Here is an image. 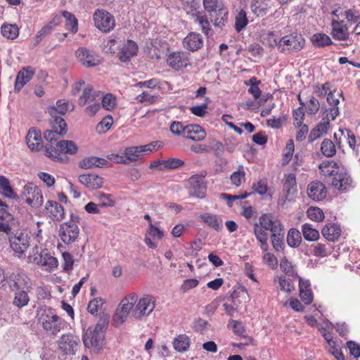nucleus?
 I'll return each instance as SVG.
<instances>
[{
	"label": "nucleus",
	"mask_w": 360,
	"mask_h": 360,
	"mask_svg": "<svg viewBox=\"0 0 360 360\" xmlns=\"http://www.w3.org/2000/svg\"><path fill=\"white\" fill-rule=\"evenodd\" d=\"M284 236H285L271 238V244L273 245L274 248L277 252H281L282 253L285 246L284 242Z\"/></svg>",
	"instance_id": "obj_60"
},
{
	"label": "nucleus",
	"mask_w": 360,
	"mask_h": 360,
	"mask_svg": "<svg viewBox=\"0 0 360 360\" xmlns=\"http://www.w3.org/2000/svg\"><path fill=\"white\" fill-rule=\"evenodd\" d=\"M184 165V162L179 158H168L164 160L163 166L165 169H174L179 168Z\"/></svg>",
	"instance_id": "obj_55"
},
{
	"label": "nucleus",
	"mask_w": 360,
	"mask_h": 360,
	"mask_svg": "<svg viewBox=\"0 0 360 360\" xmlns=\"http://www.w3.org/2000/svg\"><path fill=\"white\" fill-rule=\"evenodd\" d=\"M245 173L243 170V169L242 168L241 169H238V171L236 172H234L231 175V183L235 185L236 186L238 187L241 185L242 182H243L245 181Z\"/></svg>",
	"instance_id": "obj_53"
},
{
	"label": "nucleus",
	"mask_w": 360,
	"mask_h": 360,
	"mask_svg": "<svg viewBox=\"0 0 360 360\" xmlns=\"http://www.w3.org/2000/svg\"><path fill=\"white\" fill-rule=\"evenodd\" d=\"M205 14L209 16L210 22L215 27H221L227 20L228 10L219 0H203Z\"/></svg>",
	"instance_id": "obj_4"
},
{
	"label": "nucleus",
	"mask_w": 360,
	"mask_h": 360,
	"mask_svg": "<svg viewBox=\"0 0 360 360\" xmlns=\"http://www.w3.org/2000/svg\"><path fill=\"white\" fill-rule=\"evenodd\" d=\"M183 44L186 49L195 51L202 47L203 40L200 34L191 32L184 38Z\"/></svg>",
	"instance_id": "obj_26"
},
{
	"label": "nucleus",
	"mask_w": 360,
	"mask_h": 360,
	"mask_svg": "<svg viewBox=\"0 0 360 360\" xmlns=\"http://www.w3.org/2000/svg\"><path fill=\"white\" fill-rule=\"evenodd\" d=\"M183 137L195 141H200L206 137L202 127L198 124H188L184 129Z\"/></svg>",
	"instance_id": "obj_23"
},
{
	"label": "nucleus",
	"mask_w": 360,
	"mask_h": 360,
	"mask_svg": "<svg viewBox=\"0 0 360 360\" xmlns=\"http://www.w3.org/2000/svg\"><path fill=\"white\" fill-rule=\"evenodd\" d=\"M189 53L187 52H173L170 53L167 59V65L175 70L186 68L191 65L189 62Z\"/></svg>",
	"instance_id": "obj_15"
},
{
	"label": "nucleus",
	"mask_w": 360,
	"mask_h": 360,
	"mask_svg": "<svg viewBox=\"0 0 360 360\" xmlns=\"http://www.w3.org/2000/svg\"><path fill=\"white\" fill-rule=\"evenodd\" d=\"M26 142L27 146L32 151H39L45 146L43 145L41 141V136L40 131L34 129H30L26 136Z\"/></svg>",
	"instance_id": "obj_21"
},
{
	"label": "nucleus",
	"mask_w": 360,
	"mask_h": 360,
	"mask_svg": "<svg viewBox=\"0 0 360 360\" xmlns=\"http://www.w3.org/2000/svg\"><path fill=\"white\" fill-rule=\"evenodd\" d=\"M155 307V299L150 295L139 298L135 293L125 297L120 302L112 321L116 327L121 326L131 313L136 320H142L149 316Z\"/></svg>",
	"instance_id": "obj_1"
},
{
	"label": "nucleus",
	"mask_w": 360,
	"mask_h": 360,
	"mask_svg": "<svg viewBox=\"0 0 360 360\" xmlns=\"http://www.w3.org/2000/svg\"><path fill=\"white\" fill-rule=\"evenodd\" d=\"M285 236L283 226L279 220L271 219V238Z\"/></svg>",
	"instance_id": "obj_52"
},
{
	"label": "nucleus",
	"mask_w": 360,
	"mask_h": 360,
	"mask_svg": "<svg viewBox=\"0 0 360 360\" xmlns=\"http://www.w3.org/2000/svg\"><path fill=\"white\" fill-rule=\"evenodd\" d=\"M338 163L333 160L323 161L320 165L319 169L321 172L326 176L334 175L335 169H338Z\"/></svg>",
	"instance_id": "obj_43"
},
{
	"label": "nucleus",
	"mask_w": 360,
	"mask_h": 360,
	"mask_svg": "<svg viewBox=\"0 0 360 360\" xmlns=\"http://www.w3.org/2000/svg\"><path fill=\"white\" fill-rule=\"evenodd\" d=\"M248 24L246 13L240 10L236 17L235 28L238 32H240Z\"/></svg>",
	"instance_id": "obj_49"
},
{
	"label": "nucleus",
	"mask_w": 360,
	"mask_h": 360,
	"mask_svg": "<svg viewBox=\"0 0 360 360\" xmlns=\"http://www.w3.org/2000/svg\"><path fill=\"white\" fill-rule=\"evenodd\" d=\"M302 233L307 240L315 241L319 238V232L309 224L302 225Z\"/></svg>",
	"instance_id": "obj_42"
},
{
	"label": "nucleus",
	"mask_w": 360,
	"mask_h": 360,
	"mask_svg": "<svg viewBox=\"0 0 360 360\" xmlns=\"http://www.w3.org/2000/svg\"><path fill=\"white\" fill-rule=\"evenodd\" d=\"M78 179L82 184L91 189L99 188L103 184V179L96 174H82Z\"/></svg>",
	"instance_id": "obj_28"
},
{
	"label": "nucleus",
	"mask_w": 360,
	"mask_h": 360,
	"mask_svg": "<svg viewBox=\"0 0 360 360\" xmlns=\"http://www.w3.org/2000/svg\"><path fill=\"white\" fill-rule=\"evenodd\" d=\"M76 54L80 62L85 66L94 67L101 63V60L98 57L95 56L89 50L84 48H79Z\"/></svg>",
	"instance_id": "obj_22"
},
{
	"label": "nucleus",
	"mask_w": 360,
	"mask_h": 360,
	"mask_svg": "<svg viewBox=\"0 0 360 360\" xmlns=\"http://www.w3.org/2000/svg\"><path fill=\"white\" fill-rule=\"evenodd\" d=\"M190 338L185 334L178 335L173 340L174 349L179 352H186L190 347Z\"/></svg>",
	"instance_id": "obj_37"
},
{
	"label": "nucleus",
	"mask_w": 360,
	"mask_h": 360,
	"mask_svg": "<svg viewBox=\"0 0 360 360\" xmlns=\"http://www.w3.org/2000/svg\"><path fill=\"white\" fill-rule=\"evenodd\" d=\"M79 342V338L72 334H65L60 337L58 345L60 349L65 354H75Z\"/></svg>",
	"instance_id": "obj_16"
},
{
	"label": "nucleus",
	"mask_w": 360,
	"mask_h": 360,
	"mask_svg": "<svg viewBox=\"0 0 360 360\" xmlns=\"http://www.w3.org/2000/svg\"><path fill=\"white\" fill-rule=\"evenodd\" d=\"M308 195L314 200H321L326 197L325 186L320 181H313L307 188Z\"/></svg>",
	"instance_id": "obj_27"
},
{
	"label": "nucleus",
	"mask_w": 360,
	"mask_h": 360,
	"mask_svg": "<svg viewBox=\"0 0 360 360\" xmlns=\"http://www.w3.org/2000/svg\"><path fill=\"white\" fill-rule=\"evenodd\" d=\"M274 41L281 51H288L289 52L301 50L305 44V40L302 36L297 34L285 36L279 40L274 39Z\"/></svg>",
	"instance_id": "obj_8"
},
{
	"label": "nucleus",
	"mask_w": 360,
	"mask_h": 360,
	"mask_svg": "<svg viewBox=\"0 0 360 360\" xmlns=\"http://www.w3.org/2000/svg\"><path fill=\"white\" fill-rule=\"evenodd\" d=\"M313 44L316 46L322 47L332 44L330 38L326 34H315L311 38Z\"/></svg>",
	"instance_id": "obj_45"
},
{
	"label": "nucleus",
	"mask_w": 360,
	"mask_h": 360,
	"mask_svg": "<svg viewBox=\"0 0 360 360\" xmlns=\"http://www.w3.org/2000/svg\"><path fill=\"white\" fill-rule=\"evenodd\" d=\"M8 240L11 249L18 257L23 255L30 246V238L27 233L22 232L11 233Z\"/></svg>",
	"instance_id": "obj_11"
},
{
	"label": "nucleus",
	"mask_w": 360,
	"mask_h": 360,
	"mask_svg": "<svg viewBox=\"0 0 360 360\" xmlns=\"http://www.w3.org/2000/svg\"><path fill=\"white\" fill-rule=\"evenodd\" d=\"M45 146L46 155L53 160L62 161V154L75 155L77 152L78 148L72 141H53Z\"/></svg>",
	"instance_id": "obj_5"
},
{
	"label": "nucleus",
	"mask_w": 360,
	"mask_h": 360,
	"mask_svg": "<svg viewBox=\"0 0 360 360\" xmlns=\"http://www.w3.org/2000/svg\"><path fill=\"white\" fill-rule=\"evenodd\" d=\"M46 214L52 220L60 221L65 217L64 208L58 202L48 200L45 205Z\"/></svg>",
	"instance_id": "obj_18"
},
{
	"label": "nucleus",
	"mask_w": 360,
	"mask_h": 360,
	"mask_svg": "<svg viewBox=\"0 0 360 360\" xmlns=\"http://www.w3.org/2000/svg\"><path fill=\"white\" fill-rule=\"evenodd\" d=\"M73 110L74 105H70L69 102L65 100H59L56 102V107H51L49 108V112L52 117L53 120L51 121L52 124V130H46L44 132V138L48 141L52 143L53 141H56L60 136H63L67 134L68 125L63 118L58 116L57 113L64 115L67 111Z\"/></svg>",
	"instance_id": "obj_2"
},
{
	"label": "nucleus",
	"mask_w": 360,
	"mask_h": 360,
	"mask_svg": "<svg viewBox=\"0 0 360 360\" xmlns=\"http://www.w3.org/2000/svg\"><path fill=\"white\" fill-rule=\"evenodd\" d=\"M34 69L30 66L22 68L18 73L15 91H19L34 75Z\"/></svg>",
	"instance_id": "obj_20"
},
{
	"label": "nucleus",
	"mask_w": 360,
	"mask_h": 360,
	"mask_svg": "<svg viewBox=\"0 0 360 360\" xmlns=\"http://www.w3.org/2000/svg\"><path fill=\"white\" fill-rule=\"evenodd\" d=\"M252 12L258 17H263L268 12V7L262 3L256 2L251 6Z\"/></svg>",
	"instance_id": "obj_59"
},
{
	"label": "nucleus",
	"mask_w": 360,
	"mask_h": 360,
	"mask_svg": "<svg viewBox=\"0 0 360 360\" xmlns=\"http://www.w3.org/2000/svg\"><path fill=\"white\" fill-rule=\"evenodd\" d=\"M108 164V161L104 158L91 156L83 159L79 162V166L84 169H91L93 167H103Z\"/></svg>",
	"instance_id": "obj_31"
},
{
	"label": "nucleus",
	"mask_w": 360,
	"mask_h": 360,
	"mask_svg": "<svg viewBox=\"0 0 360 360\" xmlns=\"http://www.w3.org/2000/svg\"><path fill=\"white\" fill-rule=\"evenodd\" d=\"M332 26V34L334 39L345 40L348 38L347 27L343 25V21L333 20Z\"/></svg>",
	"instance_id": "obj_32"
},
{
	"label": "nucleus",
	"mask_w": 360,
	"mask_h": 360,
	"mask_svg": "<svg viewBox=\"0 0 360 360\" xmlns=\"http://www.w3.org/2000/svg\"><path fill=\"white\" fill-rule=\"evenodd\" d=\"M283 191L285 193V198L288 200H291L294 198L295 195L297 193V181L295 174L289 173L285 175L283 181Z\"/></svg>",
	"instance_id": "obj_24"
},
{
	"label": "nucleus",
	"mask_w": 360,
	"mask_h": 360,
	"mask_svg": "<svg viewBox=\"0 0 360 360\" xmlns=\"http://www.w3.org/2000/svg\"><path fill=\"white\" fill-rule=\"evenodd\" d=\"M63 259V270L66 272H70L73 269L74 259L72 255L69 252H65L62 254Z\"/></svg>",
	"instance_id": "obj_57"
},
{
	"label": "nucleus",
	"mask_w": 360,
	"mask_h": 360,
	"mask_svg": "<svg viewBox=\"0 0 360 360\" xmlns=\"http://www.w3.org/2000/svg\"><path fill=\"white\" fill-rule=\"evenodd\" d=\"M29 291L30 290H26L14 292V297L13 300V305L19 309L27 306L30 301V297L28 296Z\"/></svg>",
	"instance_id": "obj_38"
},
{
	"label": "nucleus",
	"mask_w": 360,
	"mask_h": 360,
	"mask_svg": "<svg viewBox=\"0 0 360 360\" xmlns=\"http://www.w3.org/2000/svg\"><path fill=\"white\" fill-rule=\"evenodd\" d=\"M270 230V216L263 214L259 217V223H256L254 227L255 234L257 239L261 243V248L263 251H267V233L265 231Z\"/></svg>",
	"instance_id": "obj_10"
},
{
	"label": "nucleus",
	"mask_w": 360,
	"mask_h": 360,
	"mask_svg": "<svg viewBox=\"0 0 360 360\" xmlns=\"http://www.w3.org/2000/svg\"><path fill=\"white\" fill-rule=\"evenodd\" d=\"M320 104L314 97H311L307 107V111L309 115H315L319 110Z\"/></svg>",
	"instance_id": "obj_64"
},
{
	"label": "nucleus",
	"mask_w": 360,
	"mask_h": 360,
	"mask_svg": "<svg viewBox=\"0 0 360 360\" xmlns=\"http://www.w3.org/2000/svg\"><path fill=\"white\" fill-rule=\"evenodd\" d=\"M207 172L203 171L200 174L193 175L188 181V184L191 190V193L197 198H202L206 191L205 177Z\"/></svg>",
	"instance_id": "obj_12"
},
{
	"label": "nucleus",
	"mask_w": 360,
	"mask_h": 360,
	"mask_svg": "<svg viewBox=\"0 0 360 360\" xmlns=\"http://www.w3.org/2000/svg\"><path fill=\"white\" fill-rule=\"evenodd\" d=\"M96 196L102 207H113L115 204V198L111 194L98 193Z\"/></svg>",
	"instance_id": "obj_51"
},
{
	"label": "nucleus",
	"mask_w": 360,
	"mask_h": 360,
	"mask_svg": "<svg viewBox=\"0 0 360 360\" xmlns=\"http://www.w3.org/2000/svg\"><path fill=\"white\" fill-rule=\"evenodd\" d=\"M63 16L65 18L68 29L74 33L76 32L77 31V20L75 15L68 11H63Z\"/></svg>",
	"instance_id": "obj_50"
},
{
	"label": "nucleus",
	"mask_w": 360,
	"mask_h": 360,
	"mask_svg": "<svg viewBox=\"0 0 360 360\" xmlns=\"http://www.w3.org/2000/svg\"><path fill=\"white\" fill-rule=\"evenodd\" d=\"M137 51L136 44L131 40H128L117 53L119 60L124 63L128 62L133 56L136 55Z\"/></svg>",
	"instance_id": "obj_25"
},
{
	"label": "nucleus",
	"mask_w": 360,
	"mask_h": 360,
	"mask_svg": "<svg viewBox=\"0 0 360 360\" xmlns=\"http://www.w3.org/2000/svg\"><path fill=\"white\" fill-rule=\"evenodd\" d=\"M321 153L326 157L330 158L335 155L336 149L334 143L330 139H325L321 147Z\"/></svg>",
	"instance_id": "obj_44"
},
{
	"label": "nucleus",
	"mask_w": 360,
	"mask_h": 360,
	"mask_svg": "<svg viewBox=\"0 0 360 360\" xmlns=\"http://www.w3.org/2000/svg\"><path fill=\"white\" fill-rule=\"evenodd\" d=\"M37 318L44 330L52 335H56L62 329L63 320L51 307H39L37 310Z\"/></svg>",
	"instance_id": "obj_3"
},
{
	"label": "nucleus",
	"mask_w": 360,
	"mask_h": 360,
	"mask_svg": "<svg viewBox=\"0 0 360 360\" xmlns=\"http://www.w3.org/2000/svg\"><path fill=\"white\" fill-rule=\"evenodd\" d=\"M333 176L331 184L338 190L347 189L352 182V179L346 174L336 172Z\"/></svg>",
	"instance_id": "obj_35"
},
{
	"label": "nucleus",
	"mask_w": 360,
	"mask_h": 360,
	"mask_svg": "<svg viewBox=\"0 0 360 360\" xmlns=\"http://www.w3.org/2000/svg\"><path fill=\"white\" fill-rule=\"evenodd\" d=\"M200 219L210 227L219 231L223 228V221L215 214L205 213L200 217Z\"/></svg>",
	"instance_id": "obj_34"
},
{
	"label": "nucleus",
	"mask_w": 360,
	"mask_h": 360,
	"mask_svg": "<svg viewBox=\"0 0 360 360\" xmlns=\"http://www.w3.org/2000/svg\"><path fill=\"white\" fill-rule=\"evenodd\" d=\"M30 197L31 198L25 199V202L29 205L34 207H39L42 205L43 195L41 190L38 187L34 186V189H33Z\"/></svg>",
	"instance_id": "obj_39"
},
{
	"label": "nucleus",
	"mask_w": 360,
	"mask_h": 360,
	"mask_svg": "<svg viewBox=\"0 0 360 360\" xmlns=\"http://www.w3.org/2000/svg\"><path fill=\"white\" fill-rule=\"evenodd\" d=\"M79 229L77 224L72 222H65L60 226L59 236L65 243H71L76 240Z\"/></svg>",
	"instance_id": "obj_14"
},
{
	"label": "nucleus",
	"mask_w": 360,
	"mask_h": 360,
	"mask_svg": "<svg viewBox=\"0 0 360 360\" xmlns=\"http://www.w3.org/2000/svg\"><path fill=\"white\" fill-rule=\"evenodd\" d=\"M249 82L251 86L248 89V92L255 97V99H257L261 95V91L258 87V82H257V79L255 77H252Z\"/></svg>",
	"instance_id": "obj_61"
},
{
	"label": "nucleus",
	"mask_w": 360,
	"mask_h": 360,
	"mask_svg": "<svg viewBox=\"0 0 360 360\" xmlns=\"http://www.w3.org/2000/svg\"><path fill=\"white\" fill-rule=\"evenodd\" d=\"M116 105V99L111 94H107L102 99V105L107 110H112Z\"/></svg>",
	"instance_id": "obj_56"
},
{
	"label": "nucleus",
	"mask_w": 360,
	"mask_h": 360,
	"mask_svg": "<svg viewBox=\"0 0 360 360\" xmlns=\"http://www.w3.org/2000/svg\"><path fill=\"white\" fill-rule=\"evenodd\" d=\"M106 326L107 323L105 321H101L95 326L94 329L89 328L83 336L85 347L99 351L102 348Z\"/></svg>",
	"instance_id": "obj_6"
},
{
	"label": "nucleus",
	"mask_w": 360,
	"mask_h": 360,
	"mask_svg": "<svg viewBox=\"0 0 360 360\" xmlns=\"http://www.w3.org/2000/svg\"><path fill=\"white\" fill-rule=\"evenodd\" d=\"M124 155L127 160L132 162L137 160L138 158L142 155L139 146L126 148L124 150Z\"/></svg>",
	"instance_id": "obj_54"
},
{
	"label": "nucleus",
	"mask_w": 360,
	"mask_h": 360,
	"mask_svg": "<svg viewBox=\"0 0 360 360\" xmlns=\"http://www.w3.org/2000/svg\"><path fill=\"white\" fill-rule=\"evenodd\" d=\"M294 143L292 140H289L286 144V146L284 149V153L282 158V165H285L289 163L290 160L292 159L293 153H294Z\"/></svg>",
	"instance_id": "obj_48"
},
{
	"label": "nucleus",
	"mask_w": 360,
	"mask_h": 360,
	"mask_svg": "<svg viewBox=\"0 0 360 360\" xmlns=\"http://www.w3.org/2000/svg\"><path fill=\"white\" fill-rule=\"evenodd\" d=\"M252 188L253 190L252 193H258L260 195L266 194L268 191V179H262L259 180L252 184Z\"/></svg>",
	"instance_id": "obj_46"
},
{
	"label": "nucleus",
	"mask_w": 360,
	"mask_h": 360,
	"mask_svg": "<svg viewBox=\"0 0 360 360\" xmlns=\"http://www.w3.org/2000/svg\"><path fill=\"white\" fill-rule=\"evenodd\" d=\"M307 214L310 219L317 222L322 221L324 219L323 211L316 207H310L307 212Z\"/></svg>",
	"instance_id": "obj_47"
},
{
	"label": "nucleus",
	"mask_w": 360,
	"mask_h": 360,
	"mask_svg": "<svg viewBox=\"0 0 360 360\" xmlns=\"http://www.w3.org/2000/svg\"><path fill=\"white\" fill-rule=\"evenodd\" d=\"M197 3L195 0H191V6L189 7V11H188V13H191V15L193 18L195 22H198L200 26L202 32L208 35L209 32L210 31V24L208 20V15L206 14H203L202 12L198 11L196 10Z\"/></svg>",
	"instance_id": "obj_13"
},
{
	"label": "nucleus",
	"mask_w": 360,
	"mask_h": 360,
	"mask_svg": "<svg viewBox=\"0 0 360 360\" xmlns=\"http://www.w3.org/2000/svg\"><path fill=\"white\" fill-rule=\"evenodd\" d=\"M100 96L99 91H94L91 86H86L82 95L78 100V103L81 106L85 105L88 102L93 101Z\"/></svg>",
	"instance_id": "obj_36"
},
{
	"label": "nucleus",
	"mask_w": 360,
	"mask_h": 360,
	"mask_svg": "<svg viewBox=\"0 0 360 360\" xmlns=\"http://www.w3.org/2000/svg\"><path fill=\"white\" fill-rule=\"evenodd\" d=\"M287 242L290 247H298L302 242L300 232L296 229H290L287 236Z\"/></svg>",
	"instance_id": "obj_41"
},
{
	"label": "nucleus",
	"mask_w": 360,
	"mask_h": 360,
	"mask_svg": "<svg viewBox=\"0 0 360 360\" xmlns=\"http://www.w3.org/2000/svg\"><path fill=\"white\" fill-rule=\"evenodd\" d=\"M30 262L44 267L46 271H51L58 266V260L51 256L46 250L39 252L38 246L32 249V255L28 257Z\"/></svg>",
	"instance_id": "obj_7"
},
{
	"label": "nucleus",
	"mask_w": 360,
	"mask_h": 360,
	"mask_svg": "<svg viewBox=\"0 0 360 360\" xmlns=\"http://www.w3.org/2000/svg\"><path fill=\"white\" fill-rule=\"evenodd\" d=\"M321 233L327 240L335 242L340 236L341 229L338 224H328L322 229Z\"/></svg>",
	"instance_id": "obj_29"
},
{
	"label": "nucleus",
	"mask_w": 360,
	"mask_h": 360,
	"mask_svg": "<svg viewBox=\"0 0 360 360\" xmlns=\"http://www.w3.org/2000/svg\"><path fill=\"white\" fill-rule=\"evenodd\" d=\"M60 20L61 18L60 16H56L46 25L43 27L35 37L34 46H37L45 37L49 35L53 30L54 27L60 22Z\"/></svg>",
	"instance_id": "obj_30"
},
{
	"label": "nucleus",
	"mask_w": 360,
	"mask_h": 360,
	"mask_svg": "<svg viewBox=\"0 0 360 360\" xmlns=\"http://www.w3.org/2000/svg\"><path fill=\"white\" fill-rule=\"evenodd\" d=\"M186 126L180 122L174 121L170 125V131L172 134L177 136H184V129Z\"/></svg>",
	"instance_id": "obj_62"
},
{
	"label": "nucleus",
	"mask_w": 360,
	"mask_h": 360,
	"mask_svg": "<svg viewBox=\"0 0 360 360\" xmlns=\"http://www.w3.org/2000/svg\"><path fill=\"white\" fill-rule=\"evenodd\" d=\"M8 283L10 290L13 292L30 290V288L27 281V277L22 274H12L8 277Z\"/></svg>",
	"instance_id": "obj_17"
},
{
	"label": "nucleus",
	"mask_w": 360,
	"mask_h": 360,
	"mask_svg": "<svg viewBox=\"0 0 360 360\" xmlns=\"http://www.w3.org/2000/svg\"><path fill=\"white\" fill-rule=\"evenodd\" d=\"M95 26L103 32H110L115 25L114 16L105 10L97 9L94 14Z\"/></svg>",
	"instance_id": "obj_9"
},
{
	"label": "nucleus",
	"mask_w": 360,
	"mask_h": 360,
	"mask_svg": "<svg viewBox=\"0 0 360 360\" xmlns=\"http://www.w3.org/2000/svg\"><path fill=\"white\" fill-rule=\"evenodd\" d=\"M231 297L236 311L240 310L250 301V296L245 287H240L238 290H234Z\"/></svg>",
	"instance_id": "obj_19"
},
{
	"label": "nucleus",
	"mask_w": 360,
	"mask_h": 360,
	"mask_svg": "<svg viewBox=\"0 0 360 360\" xmlns=\"http://www.w3.org/2000/svg\"><path fill=\"white\" fill-rule=\"evenodd\" d=\"M4 37L9 39H14L18 36V27L16 25L4 23L1 28Z\"/></svg>",
	"instance_id": "obj_40"
},
{
	"label": "nucleus",
	"mask_w": 360,
	"mask_h": 360,
	"mask_svg": "<svg viewBox=\"0 0 360 360\" xmlns=\"http://www.w3.org/2000/svg\"><path fill=\"white\" fill-rule=\"evenodd\" d=\"M0 188L2 190V194L4 197L20 201L19 195L14 192L9 180L4 176H0Z\"/></svg>",
	"instance_id": "obj_33"
},
{
	"label": "nucleus",
	"mask_w": 360,
	"mask_h": 360,
	"mask_svg": "<svg viewBox=\"0 0 360 360\" xmlns=\"http://www.w3.org/2000/svg\"><path fill=\"white\" fill-rule=\"evenodd\" d=\"M266 98L265 99H260L259 101H249L246 102H243L240 103V106L245 109V110H256L257 109L260 105H262L266 101Z\"/></svg>",
	"instance_id": "obj_58"
},
{
	"label": "nucleus",
	"mask_w": 360,
	"mask_h": 360,
	"mask_svg": "<svg viewBox=\"0 0 360 360\" xmlns=\"http://www.w3.org/2000/svg\"><path fill=\"white\" fill-rule=\"evenodd\" d=\"M103 304V302L101 297L94 298L89 302L87 310L90 314H94L98 311L99 306H101Z\"/></svg>",
	"instance_id": "obj_63"
}]
</instances>
